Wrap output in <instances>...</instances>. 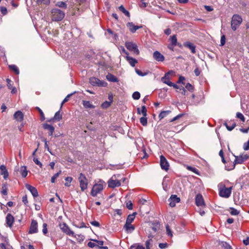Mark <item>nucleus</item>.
Listing matches in <instances>:
<instances>
[{
	"label": "nucleus",
	"mask_w": 249,
	"mask_h": 249,
	"mask_svg": "<svg viewBox=\"0 0 249 249\" xmlns=\"http://www.w3.org/2000/svg\"><path fill=\"white\" fill-rule=\"evenodd\" d=\"M52 20L54 21L62 20L65 17V12L57 8H53L51 11Z\"/></svg>",
	"instance_id": "1"
},
{
	"label": "nucleus",
	"mask_w": 249,
	"mask_h": 249,
	"mask_svg": "<svg viewBox=\"0 0 249 249\" xmlns=\"http://www.w3.org/2000/svg\"><path fill=\"white\" fill-rule=\"evenodd\" d=\"M235 159L233 162L232 167L230 169H229L227 168V166H225L226 170L230 171L234 169L236 164H242L244 161L247 160L249 158V156L247 154H242L239 156H235Z\"/></svg>",
	"instance_id": "2"
},
{
	"label": "nucleus",
	"mask_w": 249,
	"mask_h": 249,
	"mask_svg": "<svg viewBox=\"0 0 249 249\" xmlns=\"http://www.w3.org/2000/svg\"><path fill=\"white\" fill-rule=\"evenodd\" d=\"M242 22V18L238 15H234L231 18V27L233 31H235L240 25Z\"/></svg>",
	"instance_id": "3"
},
{
	"label": "nucleus",
	"mask_w": 249,
	"mask_h": 249,
	"mask_svg": "<svg viewBox=\"0 0 249 249\" xmlns=\"http://www.w3.org/2000/svg\"><path fill=\"white\" fill-rule=\"evenodd\" d=\"M78 180L81 190L84 191L88 187V180L86 176L83 173H80L78 177Z\"/></svg>",
	"instance_id": "4"
},
{
	"label": "nucleus",
	"mask_w": 249,
	"mask_h": 249,
	"mask_svg": "<svg viewBox=\"0 0 249 249\" xmlns=\"http://www.w3.org/2000/svg\"><path fill=\"white\" fill-rule=\"evenodd\" d=\"M125 45L129 51L132 52L134 54L138 55L140 53V51L136 43L132 42H126Z\"/></svg>",
	"instance_id": "5"
},
{
	"label": "nucleus",
	"mask_w": 249,
	"mask_h": 249,
	"mask_svg": "<svg viewBox=\"0 0 249 249\" xmlns=\"http://www.w3.org/2000/svg\"><path fill=\"white\" fill-rule=\"evenodd\" d=\"M89 83L93 86L106 87L107 85L106 82L101 81L95 77H91L89 79Z\"/></svg>",
	"instance_id": "6"
},
{
	"label": "nucleus",
	"mask_w": 249,
	"mask_h": 249,
	"mask_svg": "<svg viewBox=\"0 0 249 249\" xmlns=\"http://www.w3.org/2000/svg\"><path fill=\"white\" fill-rule=\"evenodd\" d=\"M231 187L226 188L224 186L223 188L219 189V195L221 197L228 198L231 194Z\"/></svg>",
	"instance_id": "7"
},
{
	"label": "nucleus",
	"mask_w": 249,
	"mask_h": 249,
	"mask_svg": "<svg viewBox=\"0 0 249 249\" xmlns=\"http://www.w3.org/2000/svg\"><path fill=\"white\" fill-rule=\"evenodd\" d=\"M103 189V186L101 184H95L91 191V195L95 196L97 195L100 193Z\"/></svg>",
	"instance_id": "8"
},
{
	"label": "nucleus",
	"mask_w": 249,
	"mask_h": 249,
	"mask_svg": "<svg viewBox=\"0 0 249 249\" xmlns=\"http://www.w3.org/2000/svg\"><path fill=\"white\" fill-rule=\"evenodd\" d=\"M38 232V224L37 222L35 220H32L29 230L28 231L29 234L36 233Z\"/></svg>",
	"instance_id": "9"
},
{
	"label": "nucleus",
	"mask_w": 249,
	"mask_h": 249,
	"mask_svg": "<svg viewBox=\"0 0 249 249\" xmlns=\"http://www.w3.org/2000/svg\"><path fill=\"white\" fill-rule=\"evenodd\" d=\"M160 165L162 170H168L169 167V163L163 155L160 156Z\"/></svg>",
	"instance_id": "10"
},
{
	"label": "nucleus",
	"mask_w": 249,
	"mask_h": 249,
	"mask_svg": "<svg viewBox=\"0 0 249 249\" xmlns=\"http://www.w3.org/2000/svg\"><path fill=\"white\" fill-rule=\"evenodd\" d=\"M59 226L61 230L67 234L69 235H73L74 234V232L70 229L65 223L60 224Z\"/></svg>",
	"instance_id": "11"
},
{
	"label": "nucleus",
	"mask_w": 249,
	"mask_h": 249,
	"mask_svg": "<svg viewBox=\"0 0 249 249\" xmlns=\"http://www.w3.org/2000/svg\"><path fill=\"white\" fill-rule=\"evenodd\" d=\"M113 177L110 178L108 181V186L109 188H114L116 187H119L121 186V181L118 179H113Z\"/></svg>",
	"instance_id": "12"
},
{
	"label": "nucleus",
	"mask_w": 249,
	"mask_h": 249,
	"mask_svg": "<svg viewBox=\"0 0 249 249\" xmlns=\"http://www.w3.org/2000/svg\"><path fill=\"white\" fill-rule=\"evenodd\" d=\"M180 201V198L178 197L177 196L172 195L168 199L169 202V205L171 207L175 206L177 203H178Z\"/></svg>",
	"instance_id": "13"
},
{
	"label": "nucleus",
	"mask_w": 249,
	"mask_h": 249,
	"mask_svg": "<svg viewBox=\"0 0 249 249\" xmlns=\"http://www.w3.org/2000/svg\"><path fill=\"white\" fill-rule=\"evenodd\" d=\"M153 56L155 60L159 62H163L165 59L163 55L158 51H156L154 52Z\"/></svg>",
	"instance_id": "14"
},
{
	"label": "nucleus",
	"mask_w": 249,
	"mask_h": 249,
	"mask_svg": "<svg viewBox=\"0 0 249 249\" xmlns=\"http://www.w3.org/2000/svg\"><path fill=\"white\" fill-rule=\"evenodd\" d=\"M195 202L197 206H202L205 205V203L203 196L200 194L196 195L195 198Z\"/></svg>",
	"instance_id": "15"
},
{
	"label": "nucleus",
	"mask_w": 249,
	"mask_h": 249,
	"mask_svg": "<svg viewBox=\"0 0 249 249\" xmlns=\"http://www.w3.org/2000/svg\"><path fill=\"white\" fill-rule=\"evenodd\" d=\"M25 187L31 192L34 197L38 196V191L35 187L28 184H26Z\"/></svg>",
	"instance_id": "16"
},
{
	"label": "nucleus",
	"mask_w": 249,
	"mask_h": 249,
	"mask_svg": "<svg viewBox=\"0 0 249 249\" xmlns=\"http://www.w3.org/2000/svg\"><path fill=\"white\" fill-rule=\"evenodd\" d=\"M42 127L44 129L49 131L48 134L49 136H52L53 135L54 131V127L52 125L44 123L42 124Z\"/></svg>",
	"instance_id": "17"
},
{
	"label": "nucleus",
	"mask_w": 249,
	"mask_h": 249,
	"mask_svg": "<svg viewBox=\"0 0 249 249\" xmlns=\"http://www.w3.org/2000/svg\"><path fill=\"white\" fill-rule=\"evenodd\" d=\"M23 117L24 115L23 113L20 110L16 111L14 114V119L19 122H21L23 121Z\"/></svg>",
	"instance_id": "18"
},
{
	"label": "nucleus",
	"mask_w": 249,
	"mask_h": 249,
	"mask_svg": "<svg viewBox=\"0 0 249 249\" xmlns=\"http://www.w3.org/2000/svg\"><path fill=\"white\" fill-rule=\"evenodd\" d=\"M14 221V217L11 213H8L6 217V222L8 226L11 228Z\"/></svg>",
	"instance_id": "19"
},
{
	"label": "nucleus",
	"mask_w": 249,
	"mask_h": 249,
	"mask_svg": "<svg viewBox=\"0 0 249 249\" xmlns=\"http://www.w3.org/2000/svg\"><path fill=\"white\" fill-rule=\"evenodd\" d=\"M183 45L184 47L189 48L192 53H196V46L193 43L188 41L185 42L183 43Z\"/></svg>",
	"instance_id": "20"
},
{
	"label": "nucleus",
	"mask_w": 249,
	"mask_h": 249,
	"mask_svg": "<svg viewBox=\"0 0 249 249\" xmlns=\"http://www.w3.org/2000/svg\"><path fill=\"white\" fill-rule=\"evenodd\" d=\"M127 26L129 27V30L132 33H135L138 29L142 28V26L135 25L133 22H128L127 24Z\"/></svg>",
	"instance_id": "21"
},
{
	"label": "nucleus",
	"mask_w": 249,
	"mask_h": 249,
	"mask_svg": "<svg viewBox=\"0 0 249 249\" xmlns=\"http://www.w3.org/2000/svg\"><path fill=\"white\" fill-rule=\"evenodd\" d=\"M0 174L3 175V178L6 179L8 177L9 174L5 165H1L0 166Z\"/></svg>",
	"instance_id": "22"
},
{
	"label": "nucleus",
	"mask_w": 249,
	"mask_h": 249,
	"mask_svg": "<svg viewBox=\"0 0 249 249\" xmlns=\"http://www.w3.org/2000/svg\"><path fill=\"white\" fill-rule=\"evenodd\" d=\"M126 59L128 62L130 66L132 67H135L136 64L138 63L137 59L129 56H126Z\"/></svg>",
	"instance_id": "23"
},
{
	"label": "nucleus",
	"mask_w": 249,
	"mask_h": 249,
	"mask_svg": "<svg viewBox=\"0 0 249 249\" xmlns=\"http://www.w3.org/2000/svg\"><path fill=\"white\" fill-rule=\"evenodd\" d=\"M136 214V212H134L132 214H129L126 220L125 224H131L134 221Z\"/></svg>",
	"instance_id": "24"
},
{
	"label": "nucleus",
	"mask_w": 249,
	"mask_h": 249,
	"mask_svg": "<svg viewBox=\"0 0 249 249\" xmlns=\"http://www.w3.org/2000/svg\"><path fill=\"white\" fill-rule=\"evenodd\" d=\"M124 228L127 233H131L135 229V227L131 224H125Z\"/></svg>",
	"instance_id": "25"
},
{
	"label": "nucleus",
	"mask_w": 249,
	"mask_h": 249,
	"mask_svg": "<svg viewBox=\"0 0 249 249\" xmlns=\"http://www.w3.org/2000/svg\"><path fill=\"white\" fill-rule=\"evenodd\" d=\"M107 79L110 82H118V78L111 73H108L106 76Z\"/></svg>",
	"instance_id": "26"
},
{
	"label": "nucleus",
	"mask_w": 249,
	"mask_h": 249,
	"mask_svg": "<svg viewBox=\"0 0 249 249\" xmlns=\"http://www.w3.org/2000/svg\"><path fill=\"white\" fill-rule=\"evenodd\" d=\"M82 104L85 108H94L95 106L92 105L90 101L83 100L82 101Z\"/></svg>",
	"instance_id": "27"
},
{
	"label": "nucleus",
	"mask_w": 249,
	"mask_h": 249,
	"mask_svg": "<svg viewBox=\"0 0 249 249\" xmlns=\"http://www.w3.org/2000/svg\"><path fill=\"white\" fill-rule=\"evenodd\" d=\"M161 81L167 85L168 86H170L172 85V82L170 81V78L169 77H166V76H164L161 78Z\"/></svg>",
	"instance_id": "28"
},
{
	"label": "nucleus",
	"mask_w": 249,
	"mask_h": 249,
	"mask_svg": "<svg viewBox=\"0 0 249 249\" xmlns=\"http://www.w3.org/2000/svg\"><path fill=\"white\" fill-rule=\"evenodd\" d=\"M61 118L62 115L60 114V111H58L55 113L54 117L49 121L51 122L53 120L59 121Z\"/></svg>",
	"instance_id": "29"
},
{
	"label": "nucleus",
	"mask_w": 249,
	"mask_h": 249,
	"mask_svg": "<svg viewBox=\"0 0 249 249\" xmlns=\"http://www.w3.org/2000/svg\"><path fill=\"white\" fill-rule=\"evenodd\" d=\"M118 8L119 10L123 12L126 16L128 17H130L129 12L124 8L123 5H122L120 6Z\"/></svg>",
	"instance_id": "30"
},
{
	"label": "nucleus",
	"mask_w": 249,
	"mask_h": 249,
	"mask_svg": "<svg viewBox=\"0 0 249 249\" xmlns=\"http://www.w3.org/2000/svg\"><path fill=\"white\" fill-rule=\"evenodd\" d=\"M224 125L226 127L227 129L229 131H231L235 127L236 124L235 123H233L231 125V124L229 125L227 122H225L224 123Z\"/></svg>",
	"instance_id": "31"
},
{
	"label": "nucleus",
	"mask_w": 249,
	"mask_h": 249,
	"mask_svg": "<svg viewBox=\"0 0 249 249\" xmlns=\"http://www.w3.org/2000/svg\"><path fill=\"white\" fill-rule=\"evenodd\" d=\"M36 3L38 5L42 4L48 5L50 3V0H36Z\"/></svg>",
	"instance_id": "32"
},
{
	"label": "nucleus",
	"mask_w": 249,
	"mask_h": 249,
	"mask_svg": "<svg viewBox=\"0 0 249 249\" xmlns=\"http://www.w3.org/2000/svg\"><path fill=\"white\" fill-rule=\"evenodd\" d=\"M21 175L23 178H25L28 174V171L26 169V167L25 166H22L21 167Z\"/></svg>",
	"instance_id": "33"
},
{
	"label": "nucleus",
	"mask_w": 249,
	"mask_h": 249,
	"mask_svg": "<svg viewBox=\"0 0 249 249\" xmlns=\"http://www.w3.org/2000/svg\"><path fill=\"white\" fill-rule=\"evenodd\" d=\"M7 185L6 183L3 184L2 186V189L1 191V193L2 195L4 196L7 195Z\"/></svg>",
	"instance_id": "34"
},
{
	"label": "nucleus",
	"mask_w": 249,
	"mask_h": 249,
	"mask_svg": "<svg viewBox=\"0 0 249 249\" xmlns=\"http://www.w3.org/2000/svg\"><path fill=\"white\" fill-rule=\"evenodd\" d=\"M170 112V111L167 110V111H161L160 114L159 115V118L160 120H161L162 119L164 118L165 116H166Z\"/></svg>",
	"instance_id": "35"
},
{
	"label": "nucleus",
	"mask_w": 249,
	"mask_h": 249,
	"mask_svg": "<svg viewBox=\"0 0 249 249\" xmlns=\"http://www.w3.org/2000/svg\"><path fill=\"white\" fill-rule=\"evenodd\" d=\"M130 249H145V248L139 244H134L131 246Z\"/></svg>",
	"instance_id": "36"
},
{
	"label": "nucleus",
	"mask_w": 249,
	"mask_h": 249,
	"mask_svg": "<svg viewBox=\"0 0 249 249\" xmlns=\"http://www.w3.org/2000/svg\"><path fill=\"white\" fill-rule=\"evenodd\" d=\"M171 43L172 46H175L177 43V38L176 35H173L170 37Z\"/></svg>",
	"instance_id": "37"
},
{
	"label": "nucleus",
	"mask_w": 249,
	"mask_h": 249,
	"mask_svg": "<svg viewBox=\"0 0 249 249\" xmlns=\"http://www.w3.org/2000/svg\"><path fill=\"white\" fill-rule=\"evenodd\" d=\"M56 6L60 7L66 9L67 8V4L66 2L63 1H58L56 3Z\"/></svg>",
	"instance_id": "38"
},
{
	"label": "nucleus",
	"mask_w": 249,
	"mask_h": 249,
	"mask_svg": "<svg viewBox=\"0 0 249 249\" xmlns=\"http://www.w3.org/2000/svg\"><path fill=\"white\" fill-rule=\"evenodd\" d=\"M141 124L144 126H146L147 124V119L146 117H141L140 119Z\"/></svg>",
	"instance_id": "39"
},
{
	"label": "nucleus",
	"mask_w": 249,
	"mask_h": 249,
	"mask_svg": "<svg viewBox=\"0 0 249 249\" xmlns=\"http://www.w3.org/2000/svg\"><path fill=\"white\" fill-rule=\"evenodd\" d=\"M111 104V103H109V101H106L101 104V107L103 108L106 109L110 107Z\"/></svg>",
	"instance_id": "40"
},
{
	"label": "nucleus",
	"mask_w": 249,
	"mask_h": 249,
	"mask_svg": "<svg viewBox=\"0 0 249 249\" xmlns=\"http://www.w3.org/2000/svg\"><path fill=\"white\" fill-rule=\"evenodd\" d=\"M9 68L13 70L17 74L19 73V71L18 68L15 65H11L9 66Z\"/></svg>",
	"instance_id": "41"
},
{
	"label": "nucleus",
	"mask_w": 249,
	"mask_h": 249,
	"mask_svg": "<svg viewBox=\"0 0 249 249\" xmlns=\"http://www.w3.org/2000/svg\"><path fill=\"white\" fill-rule=\"evenodd\" d=\"M36 109L38 111L39 114H40V115L41 120L42 121H44L45 120V115H44V113L42 111V110L39 107H36Z\"/></svg>",
	"instance_id": "42"
},
{
	"label": "nucleus",
	"mask_w": 249,
	"mask_h": 249,
	"mask_svg": "<svg viewBox=\"0 0 249 249\" xmlns=\"http://www.w3.org/2000/svg\"><path fill=\"white\" fill-rule=\"evenodd\" d=\"M141 97L140 93L138 91H135L132 94V98L134 100H139Z\"/></svg>",
	"instance_id": "43"
},
{
	"label": "nucleus",
	"mask_w": 249,
	"mask_h": 249,
	"mask_svg": "<svg viewBox=\"0 0 249 249\" xmlns=\"http://www.w3.org/2000/svg\"><path fill=\"white\" fill-rule=\"evenodd\" d=\"M160 225L158 223L152 224L151 227L152 230L156 232L159 229Z\"/></svg>",
	"instance_id": "44"
},
{
	"label": "nucleus",
	"mask_w": 249,
	"mask_h": 249,
	"mask_svg": "<svg viewBox=\"0 0 249 249\" xmlns=\"http://www.w3.org/2000/svg\"><path fill=\"white\" fill-rule=\"evenodd\" d=\"M230 209L231 210L230 213L232 215H237L239 213V212L234 208L231 207Z\"/></svg>",
	"instance_id": "45"
},
{
	"label": "nucleus",
	"mask_w": 249,
	"mask_h": 249,
	"mask_svg": "<svg viewBox=\"0 0 249 249\" xmlns=\"http://www.w3.org/2000/svg\"><path fill=\"white\" fill-rule=\"evenodd\" d=\"M61 171H59L57 173L55 174L51 178V182L54 183L55 182V180L56 178L59 176V175L61 174Z\"/></svg>",
	"instance_id": "46"
},
{
	"label": "nucleus",
	"mask_w": 249,
	"mask_h": 249,
	"mask_svg": "<svg viewBox=\"0 0 249 249\" xmlns=\"http://www.w3.org/2000/svg\"><path fill=\"white\" fill-rule=\"evenodd\" d=\"M72 180V178L71 177H68L66 178L65 180L67 182L65 183V185L67 187H69L70 186V183Z\"/></svg>",
	"instance_id": "47"
},
{
	"label": "nucleus",
	"mask_w": 249,
	"mask_h": 249,
	"mask_svg": "<svg viewBox=\"0 0 249 249\" xmlns=\"http://www.w3.org/2000/svg\"><path fill=\"white\" fill-rule=\"evenodd\" d=\"M153 242V240L152 239H149V240H147L145 242V246H146V249H150V246L152 244V243Z\"/></svg>",
	"instance_id": "48"
},
{
	"label": "nucleus",
	"mask_w": 249,
	"mask_h": 249,
	"mask_svg": "<svg viewBox=\"0 0 249 249\" xmlns=\"http://www.w3.org/2000/svg\"><path fill=\"white\" fill-rule=\"evenodd\" d=\"M141 113L144 117H146L147 116V109L145 106H142V107Z\"/></svg>",
	"instance_id": "49"
},
{
	"label": "nucleus",
	"mask_w": 249,
	"mask_h": 249,
	"mask_svg": "<svg viewBox=\"0 0 249 249\" xmlns=\"http://www.w3.org/2000/svg\"><path fill=\"white\" fill-rule=\"evenodd\" d=\"M236 117L240 119L242 122H245V119L243 115L240 112L236 113Z\"/></svg>",
	"instance_id": "50"
},
{
	"label": "nucleus",
	"mask_w": 249,
	"mask_h": 249,
	"mask_svg": "<svg viewBox=\"0 0 249 249\" xmlns=\"http://www.w3.org/2000/svg\"><path fill=\"white\" fill-rule=\"evenodd\" d=\"M33 161L36 164L38 165L41 168L42 167V163L38 160V159L36 158V157H34Z\"/></svg>",
	"instance_id": "51"
},
{
	"label": "nucleus",
	"mask_w": 249,
	"mask_h": 249,
	"mask_svg": "<svg viewBox=\"0 0 249 249\" xmlns=\"http://www.w3.org/2000/svg\"><path fill=\"white\" fill-rule=\"evenodd\" d=\"M185 88L188 90L189 91H191L192 92L193 91V89H194V87H193V86L190 84V83H187L186 84V85L185 86Z\"/></svg>",
	"instance_id": "52"
},
{
	"label": "nucleus",
	"mask_w": 249,
	"mask_h": 249,
	"mask_svg": "<svg viewBox=\"0 0 249 249\" xmlns=\"http://www.w3.org/2000/svg\"><path fill=\"white\" fill-rule=\"evenodd\" d=\"M47 224L45 223H44L43 224V229H42V232L44 234L46 235L48 232V230H47Z\"/></svg>",
	"instance_id": "53"
},
{
	"label": "nucleus",
	"mask_w": 249,
	"mask_h": 249,
	"mask_svg": "<svg viewBox=\"0 0 249 249\" xmlns=\"http://www.w3.org/2000/svg\"><path fill=\"white\" fill-rule=\"evenodd\" d=\"M219 155L220 156V157L221 158V159H222V161L223 162V163H226V160L224 158V153H223V150H221L219 152Z\"/></svg>",
	"instance_id": "54"
},
{
	"label": "nucleus",
	"mask_w": 249,
	"mask_h": 249,
	"mask_svg": "<svg viewBox=\"0 0 249 249\" xmlns=\"http://www.w3.org/2000/svg\"><path fill=\"white\" fill-rule=\"evenodd\" d=\"M226 43V37L225 35H223L221 37L220 46H223Z\"/></svg>",
	"instance_id": "55"
},
{
	"label": "nucleus",
	"mask_w": 249,
	"mask_h": 249,
	"mask_svg": "<svg viewBox=\"0 0 249 249\" xmlns=\"http://www.w3.org/2000/svg\"><path fill=\"white\" fill-rule=\"evenodd\" d=\"M6 82L7 83V87L9 89H11L12 86V81L9 78L6 79Z\"/></svg>",
	"instance_id": "56"
},
{
	"label": "nucleus",
	"mask_w": 249,
	"mask_h": 249,
	"mask_svg": "<svg viewBox=\"0 0 249 249\" xmlns=\"http://www.w3.org/2000/svg\"><path fill=\"white\" fill-rule=\"evenodd\" d=\"M126 207L129 210H132L133 209V204L131 201L126 203Z\"/></svg>",
	"instance_id": "57"
},
{
	"label": "nucleus",
	"mask_w": 249,
	"mask_h": 249,
	"mask_svg": "<svg viewBox=\"0 0 249 249\" xmlns=\"http://www.w3.org/2000/svg\"><path fill=\"white\" fill-rule=\"evenodd\" d=\"M166 230L167 235L169 236H172L173 235L172 233V231H171V229H170L168 225H167L166 226Z\"/></svg>",
	"instance_id": "58"
},
{
	"label": "nucleus",
	"mask_w": 249,
	"mask_h": 249,
	"mask_svg": "<svg viewBox=\"0 0 249 249\" xmlns=\"http://www.w3.org/2000/svg\"><path fill=\"white\" fill-rule=\"evenodd\" d=\"M184 115V113H181V114H179L177 116H176V117H175L174 118H173L171 122H173V121H175L176 120H177V119L182 117V116H183Z\"/></svg>",
	"instance_id": "59"
},
{
	"label": "nucleus",
	"mask_w": 249,
	"mask_h": 249,
	"mask_svg": "<svg viewBox=\"0 0 249 249\" xmlns=\"http://www.w3.org/2000/svg\"><path fill=\"white\" fill-rule=\"evenodd\" d=\"M135 71L138 75L141 76H145L146 74V73H143V72H142V71H141L140 70L137 69H135Z\"/></svg>",
	"instance_id": "60"
},
{
	"label": "nucleus",
	"mask_w": 249,
	"mask_h": 249,
	"mask_svg": "<svg viewBox=\"0 0 249 249\" xmlns=\"http://www.w3.org/2000/svg\"><path fill=\"white\" fill-rule=\"evenodd\" d=\"M0 12L3 15H6L7 13V8L5 7H0Z\"/></svg>",
	"instance_id": "61"
},
{
	"label": "nucleus",
	"mask_w": 249,
	"mask_h": 249,
	"mask_svg": "<svg viewBox=\"0 0 249 249\" xmlns=\"http://www.w3.org/2000/svg\"><path fill=\"white\" fill-rule=\"evenodd\" d=\"M90 224L95 227H99L100 226V223L97 221H93L90 222Z\"/></svg>",
	"instance_id": "62"
},
{
	"label": "nucleus",
	"mask_w": 249,
	"mask_h": 249,
	"mask_svg": "<svg viewBox=\"0 0 249 249\" xmlns=\"http://www.w3.org/2000/svg\"><path fill=\"white\" fill-rule=\"evenodd\" d=\"M243 148L245 150H248L249 149V139L248 141L244 144Z\"/></svg>",
	"instance_id": "63"
},
{
	"label": "nucleus",
	"mask_w": 249,
	"mask_h": 249,
	"mask_svg": "<svg viewBox=\"0 0 249 249\" xmlns=\"http://www.w3.org/2000/svg\"><path fill=\"white\" fill-rule=\"evenodd\" d=\"M168 246V244L165 243H160L159 244V247L160 249H165Z\"/></svg>",
	"instance_id": "64"
}]
</instances>
